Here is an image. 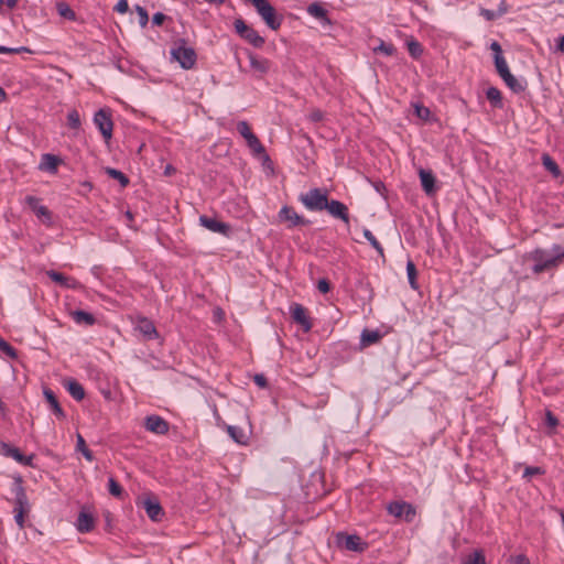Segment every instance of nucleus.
<instances>
[{
    "mask_svg": "<svg viewBox=\"0 0 564 564\" xmlns=\"http://www.w3.org/2000/svg\"><path fill=\"white\" fill-rule=\"evenodd\" d=\"M525 259L534 262L532 272L539 275L543 272L556 269L564 261V247L553 245L551 250L535 248L525 254Z\"/></svg>",
    "mask_w": 564,
    "mask_h": 564,
    "instance_id": "nucleus-1",
    "label": "nucleus"
},
{
    "mask_svg": "<svg viewBox=\"0 0 564 564\" xmlns=\"http://www.w3.org/2000/svg\"><path fill=\"white\" fill-rule=\"evenodd\" d=\"M12 491L14 494V520L19 529H24V518L29 516L31 506L23 487V479L21 476L14 477Z\"/></svg>",
    "mask_w": 564,
    "mask_h": 564,
    "instance_id": "nucleus-2",
    "label": "nucleus"
},
{
    "mask_svg": "<svg viewBox=\"0 0 564 564\" xmlns=\"http://www.w3.org/2000/svg\"><path fill=\"white\" fill-rule=\"evenodd\" d=\"M171 59L177 62L182 68L189 69L196 63V53L184 39H177L171 48Z\"/></svg>",
    "mask_w": 564,
    "mask_h": 564,
    "instance_id": "nucleus-3",
    "label": "nucleus"
},
{
    "mask_svg": "<svg viewBox=\"0 0 564 564\" xmlns=\"http://www.w3.org/2000/svg\"><path fill=\"white\" fill-rule=\"evenodd\" d=\"M299 200L311 212L325 210L328 203V192L325 188L314 187L299 196Z\"/></svg>",
    "mask_w": 564,
    "mask_h": 564,
    "instance_id": "nucleus-4",
    "label": "nucleus"
},
{
    "mask_svg": "<svg viewBox=\"0 0 564 564\" xmlns=\"http://www.w3.org/2000/svg\"><path fill=\"white\" fill-rule=\"evenodd\" d=\"M236 33L250 45L256 48H261L265 40L261 36L257 30L251 25H248L242 19H236L234 22Z\"/></svg>",
    "mask_w": 564,
    "mask_h": 564,
    "instance_id": "nucleus-5",
    "label": "nucleus"
},
{
    "mask_svg": "<svg viewBox=\"0 0 564 564\" xmlns=\"http://www.w3.org/2000/svg\"><path fill=\"white\" fill-rule=\"evenodd\" d=\"M335 543L340 549L357 553H362L368 549V543L362 541L359 535L346 532L336 533Z\"/></svg>",
    "mask_w": 564,
    "mask_h": 564,
    "instance_id": "nucleus-6",
    "label": "nucleus"
},
{
    "mask_svg": "<svg viewBox=\"0 0 564 564\" xmlns=\"http://www.w3.org/2000/svg\"><path fill=\"white\" fill-rule=\"evenodd\" d=\"M387 511L389 514L402 519L406 523L413 522L416 516V510L413 505L406 501H391L387 506Z\"/></svg>",
    "mask_w": 564,
    "mask_h": 564,
    "instance_id": "nucleus-7",
    "label": "nucleus"
},
{
    "mask_svg": "<svg viewBox=\"0 0 564 564\" xmlns=\"http://www.w3.org/2000/svg\"><path fill=\"white\" fill-rule=\"evenodd\" d=\"M237 130L246 139L248 147L256 154H262L267 161H270L269 155L265 153L264 147L258 137L251 131L247 121H239L237 123Z\"/></svg>",
    "mask_w": 564,
    "mask_h": 564,
    "instance_id": "nucleus-8",
    "label": "nucleus"
},
{
    "mask_svg": "<svg viewBox=\"0 0 564 564\" xmlns=\"http://www.w3.org/2000/svg\"><path fill=\"white\" fill-rule=\"evenodd\" d=\"M94 123L99 129L105 141H108L112 137L113 122L111 119V112L109 109H99L94 116Z\"/></svg>",
    "mask_w": 564,
    "mask_h": 564,
    "instance_id": "nucleus-9",
    "label": "nucleus"
},
{
    "mask_svg": "<svg viewBox=\"0 0 564 564\" xmlns=\"http://www.w3.org/2000/svg\"><path fill=\"white\" fill-rule=\"evenodd\" d=\"M214 419L216 421V424L218 426H221L224 429H226L227 433L229 434V436L237 443V444H240V445H246L249 441V434L241 427L239 426H236V425H228L224 422V420L221 419V416L217 413V410L216 408L214 406Z\"/></svg>",
    "mask_w": 564,
    "mask_h": 564,
    "instance_id": "nucleus-10",
    "label": "nucleus"
},
{
    "mask_svg": "<svg viewBox=\"0 0 564 564\" xmlns=\"http://www.w3.org/2000/svg\"><path fill=\"white\" fill-rule=\"evenodd\" d=\"M279 220L281 223L289 221V228L297 227V226H307L311 224L308 219H305L303 216H300L293 207L288 205L283 206L279 212Z\"/></svg>",
    "mask_w": 564,
    "mask_h": 564,
    "instance_id": "nucleus-11",
    "label": "nucleus"
},
{
    "mask_svg": "<svg viewBox=\"0 0 564 564\" xmlns=\"http://www.w3.org/2000/svg\"><path fill=\"white\" fill-rule=\"evenodd\" d=\"M25 203L44 224L52 223V214L47 207L40 205V198L30 195L25 197Z\"/></svg>",
    "mask_w": 564,
    "mask_h": 564,
    "instance_id": "nucleus-12",
    "label": "nucleus"
},
{
    "mask_svg": "<svg viewBox=\"0 0 564 564\" xmlns=\"http://www.w3.org/2000/svg\"><path fill=\"white\" fill-rule=\"evenodd\" d=\"M144 427L154 434L164 435L169 432V423L159 415H149L144 420Z\"/></svg>",
    "mask_w": 564,
    "mask_h": 564,
    "instance_id": "nucleus-13",
    "label": "nucleus"
},
{
    "mask_svg": "<svg viewBox=\"0 0 564 564\" xmlns=\"http://www.w3.org/2000/svg\"><path fill=\"white\" fill-rule=\"evenodd\" d=\"M141 503H142V507L144 508L148 517L152 521H161L162 520V518L164 516V511L156 498L148 497L147 499L142 500Z\"/></svg>",
    "mask_w": 564,
    "mask_h": 564,
    "instance_id": "nucleus-14",
    "label": "nucleus"
},
{
    "mask_svg": "<svg viewBox=\"0 0 564 564\" xmlns=\"http://www.w3.org/2000/svg\"><path fill=\"white\" fill-rule=\"evenodd\" d=\"M291 315H292V318L295 323H297L299 325L302 326V328L305 330V332H308L311 328H312V322L310 321L308 316H307V311L306 308L299 304V303H294L291 305Z\"/></svg>",
    "mask_w": 564,
    "mask_h": 564,
    "instance_id": "nucleus-15",
    "label": "nucleus"
},
{
    "mask_svg": "<svg viewBox=\"0 0 564 564\" xmlns=\"http://www.w3.org/2000/svg\"><path fill=\"white\" fill-rule=\"evenodd\" d=\"M334 218L343 220L345 224H349V210L348 207L336 199H330L327 203L326 209Z\"/></svg>",
    "mask_w": 564,
    "mask_h": 564,
    "instance_id": "nucleus-16",
    "label": "nucleus"
},
{
    "mask_svg": "<svg viewBox=\"0 0 564 564\" xmlns=\"http://www.w3.org/2000/svg\"><path fill=\"white\" fill-rule=\"evenodd\" d=\"M247 55L250 62V67L254 73L261 76L269 73L272 63L268 58L260 57L251 51H248Z\"/></svg>",
    "mask_w": 564,
    "mask_h": 564,
    "instance_id": "nucleus-17",
    "label": "nucleus"
},
{
    "mask_svg": "<svg viewBox=\"0 0 564 564\" xmlns=\"http://www.w3.org/2000/svg\"><path fill=\"white\" fill-rule=\"evenodd\" d=\"M419 176L421 185L426 195H433L436 192V178L432 171L420 169Z\"/></svg>",
    "mask_w": 564,
    "mask_h": 564,
    "instance_id": "nucleus-18",
    "label": "nucleus"
},
{
    "mask_svg": "<svg viewBox=\"0 0 564 564\" xmlns=\"http://www.w3.org/2000/svg\"><path fill=\"white\" fill-rule=\"evenodd\" d=\"M1 453L4 456L12 457L20 464H23L25 466H31L32 456H30V457L24 456L18 447L11 446L10 444H7V443H1Z\"/></svg>",
    "mask_w": 564,
    "mask_h": 564,
    "instance_id": "nucleus-19",
    "label": "nucleus"
},
{
    "mask_svg": "<svg viewBox=\"0 0 564 564\" xmlns=\"http://www.w3.org/2000/svg\"><path fill=\"white\" fill-rule=\"evenodd\" d=\"M46 274L52 281H54L55 283L59 284L65 289H76L79 285L76 279L65 275L61 272L50 270L46 272Z\"/></svg>",
    "mask_w": 564,
    "mask_h": 564,
    "instance_id": "nucleus-20",
    "label": "nucleus"
},
{
    "mask_svg": "<svg viewBox=\"0 0 564 564\" xmlns=\"http://www.w3.org/2000/svg\"><path fill=\"white\" fill-rule=\"evenodd\" d=\"M77 530L80 533L90 532L95 527V519L91 513L80 511L76 523Z\"/></svg>",
    "mask_w": 564,
    "mask_h": 564,
    "instance_id": "nucleus-21",
    "label": "nucleus"
},
{
    "mask_svg": "<svg viewBox=\"0 0 564 564\" xmlns=\"http://www.w3.org/2000/svg\"><path fill=\"white\" fill-rule=\"evenodd\" d=\"M137 329L144 336L145 339H153L158 337V332L154 324L145 317H142L138 321Z\"/></svg>",
    "mask_w": 564,
    "mask_h": 564,
    "instance_id": "nucleus-22",
    "label": "nucleus"
},
{
    "mask_svg": "<svg viewBox=\"0 0 564 564\" xmlns=\"http://www.w3.org/2000/svg\"><path fill=\"white\" fill-rule=\"evenodd\" d=\"M61 163V159L54 154H43L42 155V162L40 165L41 170L48 171L51 173H56L57 166Z\"/></svg>",
    "mask_w": 564,
    "mask_h": 564,
    "instance_id": "nucleus-23",
    "label": "nucleus"
},
{
    "mask_svg": "<svg viewBox=\"0 0 564 564\" xmlns=\"http://www.w3.org/2000/svg\"><path fill=\"white\" fill-rule=\"evenodd\" d=\"M307 12L322 21L323 23L330 24V20L327 14V10L324 9L318 2H313L307 7Z\"/></svg>",
    "mask_w": 564,
    "mask_h": 564,
    "instance_id": "nucleus-24",
    "label": "nucleus"
},
{
    "mask_svg": "<svg viewBox=\"0 0 564 564\" xmlns=\"http://www.w3.org/2000/svg\"><path fill=\"white\" fill-rule=\"evenodd\" d=\"M43 393H44V397H45L46 401L52 406L54 413L59 419H64L65 417V413H64L63 409L61 408V405L58 403V400H57L56 395L54 394V392L51 389H44Z\"/></svg>",
    "mask_w": 564,
    "mask_h": 564,
    "instance_id": "nucleus-25",
    "label": "nucleus"
},
{
    "mask_svg": "<svg viewBox=\"0 0 564 564\" xmlns=\"http://www.w3.org/2000/svg\"><path fill=\"white\" fill-rule=\"evenodd\" d=\"M380 338L381 335L378 330L364 329L360 336V345L362 347H368L378 343Z\"/></svg>",
    "mask_w": 564,
    "mask_h": 564,
    "instance_id": "nucleus-26",
    "label": "nucleus"
},
{
    "mask_svg": "<svg viewBox=\"0 0 564 564\" xmlns=\"http://www.w3.org/2000/svg\"><path fill=\"white\" fill-rule=\"evenodd\" d=\"M486 97L494 108L501 109L503 107L501 91L496 87H489L486 91Z\"/></svg>",
    "mask_w": 564,
    "mask_h": 564,
    "instance_id": "nucleus-27",
    "label": "nucleus"
},
{
    "mask_svg": "<svg viewBox=\"0 0 564 564\" xmlns=\"http://www.w3.org/2000/svg\"><path fill=\"white\" fill-rule=\"evenodd\" d=\"M70 315L77 324H85L91 326L96 322L95 316L85 311H74L70 313Z\"/></svg>",
    "mask_w": 564,
    "mask_h": 564,
    "instance_id": "nucleus-28",
    "label": "nucleus"
},
{
    "mask_svg": "<svg viewBox=\"0 0 564 564\" xmlns=\"http://www.w3.org/2000/svg\"><path fill=\"white\" fill-rule=\"evenodd\" d=\"M66 387H67L69 394L76 401H80L85 398V390H84L83 386L79 382H77L76 380H69L67 382Z\"/></svg>",
    "mask_w": 564,
    "mask_h": 564,
    "instance_id": "nucleus-29",
    "label": "nucleus"
},
{
    "mask_svg": "<svg viewBox=\"0 0 564 564\" xmlns=\"http://www.w3.org/2000/svg\"><path fill=\"white\" fill-rule=\"evenodd\" d=\"M503 82L514 94H520L527 88V83L520 82L512 74L506 77Z\"/></svg>",
    "mask_w": 564,
    "mask_h": 564,
    "instance_id": "nucleus-30",
    "label": "nucleus"
},
{
    "mask_svg": "<svg viewBox=\"0 0 564 564\" xmlns=\"http://www.w3.org/2000/svg\"><path fill=\"white\" fill-rule=\"evenodd\" d=\"M542 163L544 167L554 176L558 177L561 175V170L557 163L549 155L543 154L542 156Z\"/></svg>",
    "mask_w": 564,
    "mask_h": 564,
    "instance_id": "nucleus-31",
    "label": "nucleus"
},
{
    "mask_svg": "<svg viewBox=\"0 0 564 564\" xmlns=\"http://www.w3.org/2000/svg\"><path fill=\"white\" fill-rule=\"evenodd\" d=\"M406 273H408V280H409L410 286L413 290H419V284H417V281H416L417 270H416V267H415V264H414V262L412 260H409L406 262Z\"/></svg>",
    "mask_w": 564,
    "mask_h": 564,
    "instance_id": "nucleus-32",
    "label": "nucleus"
},
{
    "mask_svg": "<svg viewBox=\"0 0 564 564\" xmlns=\"http://www.w3.org/2000/svg\"><path fill=\"white\" fill-rule=\"evenodd\" d=\"M57 12L61 17L74 21L76 20L75 11L65 2H58L56 4Z\"/></svg>",
    "mask_w": 564,
    "mask_h": 564,
    "instance_id": "nucleus-33",
    "label": "nucleus"
},
{
    "mask_svg": "<svg viewBox=\"0 0 564 564\" xmlns=\"http://www.w3.org/2000/svg\"><path fill=\"white\" fill-rule=\"evenodd\" d=\"M76 438H77L76 449L78 452H80L87 460L91 462L94 459V456H93L91 451L88 449L84 437L78 433Z\"/></svg>",
    "mask_w": 564,
    "mask_h": 564,
    "instance_id": "nucleus-34",
    "label": "nucleus"
},
{
    "mask_svg": "<svg viewBox=\"0 0 564 564\" xmlns=\"http://www.w3.org/2000/svg\"><path fill=\"white\" fill-rule=\"evenodd\" d=\"M106 173L113 180H117L122 187L129 184V178L119 170L107 167Z\"/></svg>",
    "mask_w": 564,
    "mask_h": 564,
    "instance_id": "nucleus-35",
    "label": "nucleus"
},
{
    "mask_svg": "<svg viewBox=\"0 0 564 564\" xmlns=\"http://www.w3.org/2000/svg\"><path fill=\"white\" fill-rule=\"evenodd\" d=\"M364 237L369 241V243L377 250V252L384 258V251L381 243L377 240V238L372 235L369 229H364Z\"/></svg>",
    "mask_w": 564,
    "mask_h": 564,
    "instance_id": "nucleus-36",
    "label": "nucleus"
},
{
    "mask_svg": "<svg viewBox=\"0 0 564 564\" xmlns=\"http://www.w3.org/2000/svg\"><path fill=\"white\" fill-rule=\"evenodd\" d=\"M214 232H219L226 237H229L232 234V227L229 224L214 218Z\"/></svg>",
    "mask_w": 564,
    "mask_h": 564,
    "instance_id": "nucleus-37",
    "label": "nucleus"
},
{
    "mask_svg": "<svg viewBox=\"0 0 564 564\" xmlns=\"http://www.w3.org/2000/svg\"><path fill=\"white\" fill-rule=\"evenodd\" d=\"M406 45H408V51L413 58H419L422 55L423 47H422L421 43H419L417 41H415V40L409 41L406 43Z\"/></svg>",
    "mask_w": 564,
    "mask_h": 564,
    "instance_id": "nucleus-38",
    "label": "nucleus"
},
{
    "mask_svg": "<svg viewBox=\"0 0 564 564\" xmlns=\"http://www.w3.org/2000/svg\"><path fill=\"white\" fill-rule=\"evenodd\" d=\"M67 124L69 128L75 129V130L80 128L82 122H80V117H79V113L77 110L74 109L68 112Z\"/></svg>",
    "mask_w": 564,
    "mask_h": 564,
    "instance_id": "nucleus-39",
    "label": "nucleus"
},
{
    "mask_svg": "<svg viewBox=\"0 0 564 564\" xmlns=\"http://www.w3.org/2000/svg\"><path fill=\"white\" fill-rule=\"evenodd\" d=\"M108 489H109L110 495H112V496H115L117 498H121L122 495H123L122 487L112 477H110L109 480H108Z\"/></svg>",
    "mask_w": 564,
    "mask_h": 564,
    "instance_id": "nucleus-40",
    "label": "nucleus"
},
{
    "mask_svg": "<svg viewBox=\"0 0 564 564\" xmlns=\"http://www.w3.org/2000/svg\"><path fill=\"white\" fill-rule=\"evenodd\" d=\"M465 564H486L484 553L481 551H474L467 556Z\"/></svg>",
    "mask_w": 564,
    "mask_h": 564,
    "instance_id": "nucleus-41",
    "label": "nucleus"
},
{
    "mask_svg": "<svg viewBox=\"0 0 564 564\" xmlns=\"http://www.w3.org/2000/svg\"><path fill=\"white\" fill-rule=\"evenodd\" d=\"M414 113L417 118L422 119L423 121H429L431 117V110L420 104L414 105Z\"/></svg>",
    "mask_w": 564,
    "mask_h": 564,
    "instance_id": "nucleus-42",
    "label": "nucleus"
},
{
    "mask_svg": "<svg viewBox=\"0 0 564 564\" xmlns=\"http://www.w3.org/2000/svg\"><path fill=\"white\" fill-rule=\"evenodd\" d=\"M0 350L11 359H15L18 357L17 350L1 337H0Z\"/></svg>",
    "mask_w": 564,
    "mask_h": 564,
    "instance_id": "nucleus-43",
    "label": "nucleus"
},
{
    "mask_svg": "<svg viewBox=\"0 0 564 564\" xmlns=\"http://www.w3.org/2000/svg\"><path fill=\"white\" fill-rule=\"evenodd\" d=\"M545 470L539 466H527L524 468L522 477L527 480H530L532 476L543 475Z\"/></svg>",
    "mask_w": 564,
    "mask_h": 564,
    "instance_id": "nucleus-44",
    "label": "nucleus"
},
{
    "mask_svg": "<svg viewBox=\"0 0 564 564\" xmlns=\"http://www.w3.org/2000/svg\"><path fill=\"white\" fill-rule=\"evenodd\" d=\"M506 13V9L500 8L497 12L488 9H481L480 14L487 20V21H494L495 19L501 17Z\"/></svg>",
    "mask_w": 564,
    "mask_h": 564,
    "instance_id": "nucleus-45",
    "label": "nucleus"
},
{
    "mask_svg": "<svg viewBox=\"0 0 564 564\" xmlns=\"http://www.w3.org/2000/svg\"><path fill=\"white\" fill-rule=\"evenodd\" d=\"M135 11L139 15V23L142 28H144L147 24H148V21H149V14H148V11L141 7V6H137L135 7Z\"/></svg>",
    "mask_w": 564,
    "mask_h": 564,
    "instance_id": "nucleus-46",
    "label": "nucleus"
},
{
    "mask_svg": "<svg viewBox=\"0 0 564 564\" xmlns=\"http://www.w3.org/2000/svg\"><path fill=\"white\" fill-rule=\"evenodd\" d=\"M21 52H31L28 47L21 46V47H7L0 45V54H18Z\"/></svg>",
    "mask_w": 564,
    "mask_h": 564,
    "instance_id": "nucleus-47",
    "label": "nucleus"
},
{
    "mask_svg": "<svg viewBox=\"0 0 564 564\" xmlns=\"http://www.w3.org/2000/svg\"><path fill=\"white\" fill-rule=\"evenodd\" d=\"M375 51L382 52L386 55L390 56V55H393V53L395 52V47L391 43L388 44V43L381 42V44Z\"/></svg>",
    "mask_w": 564,
    "mask_h": 564,
    "instance_id": "nucleus-48",
    "label": "nucleus"
},
{
    "mask_svg": "<svg viewBox=\"0 0 564 564\" xmlns=\"http://www.w3.org/2000/svg\"><path fill=\"white\" fill-rule=\"evenodd\" d=\"M545 423L551 429H555L558 425L557 417L550 410L545 412Z\"/></svg>",
    "mask_w": 564,
    "mask_h": 564,
    "instance_id": "nucleus-49",
    "label": "nucleus"
},
{
    "mask_svg": "<svg viewBox=\"0 0 564 564\" xmlns=\"http://www.w3.org/2000/svg\"><path fill=\"white\" fill-rule=\"evenodd\" d=\"M317 289L321 293L326 294L332 289L330 282L325 278L319 279L317 282Z\"/></svg>",
    "mask_w": 564,
    "mask_h": 564,
    "instance_id": "nucleus-50",
    "label": "nucleus"
},
{
    "mask_svg": "<svg viewBox=\"0 0 564 564\" xmlns=\"http://www.w3.org/2000/svg\"><path fill=\"white\" fill-rule=\"evenodd\" d=\"M494 62L497 72L508 66L507 61L502 55L495 54Z\"/></svg>",
    "mask_w": 564,
    "mask_h": 564,
    "instance_id": "nucleus-51",
    "label": "nucleus"
},
{
    "mask_svg": "<svg viewBox=\"0 0 564 564\" xmlns=\"http://www.w3.org/2000/svg\"><path fill=\"white\" fill-rule=\"evenodd\" d=\"M511 564H530V560L524 554H518L509 558Z\"/></svg>",
    "mask_w": 564,
    "mask_h": 564,
    "instance_id": "nucleus-52",
    "label": "nucleus"
},
{
    "mask_svg": "<svg viewBox=\"0 0 564 564\" xmlns=\"http://www.w3.org/2000/svg\"><path fill=\"white\" fill-rule=\"evenodd\" d=\"M308 119L312 122H319L324 119V112L319 109H313L308 115Z\"/></svg>",
    "mask_w": 564,
    "mask_h": 564,
    "instance_id": "nucleus-53",
    "label": "nucleus"
},
{
    "mask_svg": "<svg viewBox=\"0 0 564 564\" xmlns=\"http://www.w3.org/2000/svg\"><path fill=\"white\" fill-rule=\"evenodd\" d=\"M253 381L260 388H267L268 387V379L262 373L254 375Z\"/></svg>",
    "mask_w": 564,
    "mask_h": 564,
    "instance_id": "nucleus-54",
    "label": "nucleus"
},
{
    "mask_svg": "<svg viewBox=\"0 0 564 564\" xmlns=\"http://www.w3.org/2000/svg\"><path fill=\"white\" fill-rule=\"evenodd\" d=\"M166 20V15L162 12H156L152 17V23L155 25H161Z\"/></svg>",
    "mask_w": 564,
    "mask_h": 564,
    "instance_id": "nucleus-55",
    "label": "nucleus"
},
{
    "mask_svg": "<svg viewBox=\"0 0 564 564\" xmlns=\"http://www.w3.org/2000/svg\"><path fill=\"white\" fill-rule=\"evenodd\" d=\"M129 9L128 0H119L115 7V10L119 13H126Z\"/></svg>",
    "mask_w": 564,
    "mask_h": 564,
    "instance_id": "nucleus-56",
    "label": "nucleus"
},
{
    "mask_svg": "<svg viewBox=\"0 0 564 564\" xmlns=\"http://www.w3.org/2000/svg\"><path fill=\"white\" fill-rule=\"evenodd\" d=\"M225 317V312L220 307H214V322H221Z\"/></svg>",
    "mask_w": 564,
    "mask_h": 564,
    "instance_id": "nucleus-57",
    "label": "nucleus"
},
{
    "mask_svg": "<svg viewBox=\"0 0 564 564\" xmlns=\"http://www.w3.org/2000/svg\"><path fill=\"white\" fill-rule=\"evenodd\" d=\"M200 224L206 227L207 229L212 230V217L208 216H200L199 217Z\"/></svg>",
    "mask_w": 564,
    "mask_h": 564,
    "instance_id": "nucleus-58",
    "label": "nucleus"
},
{
    "mask_svg": "<svg viewBox=\"0 0 564 564\" xmlns=\"http://www.w3.org/2000/svg\"><path fill=\"white\" fill-rule=\"evenodd\" d=\"M490 50L495 53V54H498V55H502V50H501V45L494 41L491 44H490Z\"/></svg>",
    "mask_w": 564,
    "mask_h": 564,
    "instance_id": "nucleus-59",
    "label": "nucleus"
},
{
    "mask_svg": "<svg viewBox=\"0 0 564 564\" xmlns=\"http://www.w3.org/2000/svg\"><path fill=\"white\" fill-rule=\"evenodd\" d=\"M497 73H498V74H499V76L502 78V80H505V79H506V77H508L509 75H511V72H510V69H509V67H508V66H507V67H505V68H502V69H500V70H498Z\"/></svg>",
    "mask_w": 564,
    "mask_h": 564,
    "instance_id": "nucleus-60",
    "label": "nucleus"
},
{
    "mask_svg": "<svg viewBox=\"0 0 564 564\" xmlns=\"http://www.w3.org/2000/svg\"><path fill=\"white\" fill-rule=\"evenodd\" d=\"M556 48L561 53H564V35L558 39L557 44H556Z\"/></svg>",
    "mask_w": 564,
    "mask_h": 564,
    "instance_id": "nucleus-61",
    "label": "nucleus"
},
{
    "mask_svg": "<svg viewBox=\"0 0 564 564\" xmlns=\"http://www.w3.org/2000/svg\"><path fill=\"white\" fill-rule=\"evenodd\" d=\"M375 188L377 192L382 193V191H386V186L382 182H376Z\"/></svg>",
    "mask_w": 564,
    "mask_h": 564,
    "instance_id": "nucleus-62",
    "label": "nucleus"
},
{
    "mask_svg": "<svg viewBox=\"0 0 564 564\" xmlns=\"http://www.w3.org/2000/svg\"><path fill=\"white\" fill-rule=\"evenodd\" d=\"M18 0H4V3L8 8L12 9L17 6Z\"/></svg>",
    "mask_w": 564,
    "mask_h": 564,
    "instance_id": "nucleus-63",
    "label": "nucleus"
},
{
    "mask_svg": "<svg viewBox=\"0 0 564 564\" xmlns=\"http://www.w3.org/2000/svg\"><path fill=\"white\" fill-rule=\"evenodd\" d=\"M7 98V94L3 88L0 87V102L4 101Z\"/></svg>",
    "mask_w": 564,
    "mask_h": 564,
    "instance_id": "nucleus-64",
    "label": "nucleus"
}]
</instances>
